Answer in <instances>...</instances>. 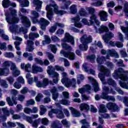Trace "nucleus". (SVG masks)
<instances>
[{"label":"nucleus","mask_w":128,"mask_h":128,"mask_svg":"<svg viewBox=\"0 0 128 128\" xmlns=\"http://www.w3.org/2000/svg\"><path fill=\"white\" fill-rule=\"evenodd\" d=\"M82 22L85 26H94L96 32L98 34L106 32V34L103 36L102 38L106 44H108L110 40H111L114 36V34L108 31V28L107 26L102 25L100 27V22L96 19V15H92L90 17V22L86 18H83Z\"/></svg>","instance_id":"f257e3e1"},{"label":"nucleus","mask_w":128,"mask_h":128,"mask_svg":"<svg viewBox=\"0 0 128 128\" xmlns=\"http://www.w3.org/2000/svg\"><path fill=\"white\" fill-rule=\"evenodd\" d=\"M62 48L66 50H68V52H64V50H62L60 52V54H63L65 58H69L70 60H74V56H76V55L74 54V53L70 52V50H72V47L66 44V42H70L71 44L74 46V37L70 36V34L66 33L65 34L64 38L62 40Z\"/></svg>","instance_id":"f03ea898"},{"label":"nucleus","mask_w":128,"mask_h":128,"mask_svg":"<svg viewBox=\"0 0 128 128\" xmlns=\"http://www.w3.org/2000/svg\"><path fill=\"white\" fill-rule=\"evenodd\" d=\"M9 10L10 14L8 12H5V16H6V21L9 24V28L11 32H14L18 30V26L14 24H18L20 22V18L16 17V10L10 8Z\"/></svg>","instance_id":"7ed1b4c3"},{"label":"nucleus","mask_w":128,"mask_h":128,"mask_svg":"<svg viewBox=\"0 0 128 128\" xmlns=\"http://www.w3.org/2000/svg\"><path fill=\"white\" fill-rule=\"evenodd\" d=\"M50 2L49 5L46 6V10L47 11L46 18L52 22V20L54 18V14H56L58 16H62L66 12L64 10H58V6L54 0H51Z\"/></svg>","instance_id":"20e7f679"},{"label":"nucleus","mask_w":128,"mask_h":128,"mask_svg":"<svg viewBox=\"0 0 128 128\" xmlns=\"http://www.w3.org/2000/svg\"><path fill=\"white\" fill-rule=\"evenodd\" d=\"M101 54L104 55L106 54V57H100V56H98L96 62L99 64H104V62H106V60L110 59V56H114V58H120V56H118V54L114 49H112L111 50H108L107 51L104 49H102L101 50Z\"/></svg>","instance_id":"39448f33"},{"label":"nucleus","mask_w":128,"mask_h":128,"mask_svg":"<svg viewBox=\"0 0 128 128\" xmlns=\"http://www.w3.org/2000/svg\"><path fill=\"white\" fill-rule=\"evenodd\" d=\"M58 72H64V68L62 66H55L54 68L52 66H50L48 67L47 73L49 74L51 78H54L53 79V82L54 84H58V78H60V74L54 72V70Z\"/></svg>","instance_id":"423d86ee"},{"label":"nucleus","mask_w":128,"mask_h":128,"mask_svg":"<svg viewBox=\"0 0 128 128\" xmlns=\"http://www.w3.org/2000/svg\"><path fill=\"white\" fill-rule=\"evenodd\" d=\"M26 78H27L29 84H32L34 82L38 88H46V86L48 84V82H50L48 79L46 78H44L42 82L38 81V78L37 76H34V78H32V75L30 73H28L26 74Z\"/></svg>","instance_id":"0eeeda50"},{"label":"nucleus","mask_w":128,"mask_h":128,"mask_svg":"<svg viewBox=\"0 0 128 128\" xmlns=\"http://www.w3.org/2000/svg\"><path fill=\"white\" fill-rule=\"evenodd\" d=\"M31 14L33 16L31 17L33 24H38V22L40 26L41 30H46V26L50 24V22L44 18H41L40 22H38V18L40 16V15L36 11H32Z\"/></svg>","instance_id":"6e6552de"},{"label":"nucleus","mask_w":128,"mask_h":128,"mask_svg":"<svg viewBox=\"0 0 128 128\" xmlns=\"http://www.w3.org/2000/svg\"><path fill=\"white\" fill-rule=\"evenodd\" d=\"M62 76V78L61 82L63 84L66 86V88H70L72 86V88H76V80L74 78L70 79L68 78V74L66 72H63L61 74Z\"/></svg>","instance_id":"1a4fd4ad"},{"label":"nucleus","mask_w":128,"mask_h":128,"mask_svg":"<svg viewBox=\"0 0 128 128\" xmlns=\"http://www.w3.org/2000/svg\"><path fill=\"white\" fill-rule=\"evenodd\" d=\"M40 38V34L38 33L30 32L29 34L28 38L29 40H28L27 41L28 45L26 48V50L27 52H32V50H34V43L33 40L34 38Z\"/></svg>","instance_id":"9d476101"},{"label":"nucleus","mask_w":128,"mask_h":128,"mask_svg":"<svg viewBox=\"0 0 128 128\" xmlns=\"http://www.w3.org/2000/svg\"><path fill=\"white\" fill-rule=\"evenodd\" d=\"M98 70H100V72L98 74V78H100L102 84H106V82L104 81V78L106 76H108L110 74V71L108 70L106 68L104 67L102 65L98 66Z\"/></svg>","instance_id":"9b49d317"},{"label":"nucleus","mask_w":128,"mask_h":128,"mask_svg":"<svg viewBox=\"0 0 128 128\" xmlns=\"http://www.w3.org/2000/svg\"><path fill=\"white\" fill-rule=\"evenodd\" d=\"M80 40L82 44L79 46V48H80V50H88V44L92 42V36H88L86 35H84Z\"/></svg>","instance_id":"f8f14e48"},{"label":"nucleus","mask_w":128,"mask_h":128,"mask_svg":"<svg viewBox=\"0 0 128 128\" xmlns=\"http://www.w3.org/2000/svg\"><path fill=\"white\" fill-rule=\"evenodd\" d=\"M3 66L9 68L10 66V70H12V74L14 76H18L20 74V71L16 68V64L12 61H5L3 63Z\"/></svg>","instance_id":"ddd939ff"},{"label":"nucleus","mask_w":128,"mask_h":128,"mask_svg":"<svg viewBox=\"0 0 128 128\" xmlns=\"http://www.w3.org/2000/svg\"><path fill=\"white\" fill-rule=\"evenodd\" d=\"M21 12H22V14H28V12L24 8H20L19 11V16L20 17L22 23V24L23 26H24L25 28H30V26H31L30 19H28L26 16L22 15Z\"/></svg>","instance_id":"4468645a"},{"label":"nucleus","mask_w":128,"mask_h":128,"mask_svg":"<svg viewBox=\"0 0 128 128\" xmlns=\"http://www.w3.org/2000/svg\"><path fill=\"white\" fill-rule=\"evenodd\" d=\"M102 90L104 92L102 93V98L103 100H106L110 101L112 100V102H114L116 99L114 97L112 96H108V94H116V92L114 91L112 88L110 90L108 87L104 86L102 88Z\"/></svg>","instance_id":"2eb2a0df"},{"label":"nucleus","mask_w":128,"mask_h":128,"mask_svg":"<svg viewBox=\"0 0 128 128\" xmlns=\"http://www.w3.org/2000/svg\"><path fill=\"white\" fill-rule=\"evenodd\" d=\"M56 106L57 108H59L60 110H56V109H52L50 112H48V116L50 118H52L54 116V114H56V116L58 118H64V112L62 110V106L60 103H56Z\"/></svg>","instance_id":"dca6fc26"},{"label":"nucleus","mask_w":128,"mask_h":128,"mask_svg":"<svg viewBox=\"0 0 128 128\" xmlns=\"http://www.w3.org/2000/svg\"><path fill=\"white\" fill-rule=\"evenodd\" d=\"M11 94H13L12 97V100L10 97H8L6 100L8 104L10 106H12L14 104H18V102H16V94H18V90L14 89H12L11 90Z\"/></svg>","instance_id":"f3484780"},{"label":"nucleus","mask_w":128,"mask_h":128,"mask_svg":"<svg viewBox=\"0 0 128 128\" xmlns=\"http://www.w3.org/2000/svg\"><path fill=\"white\" fill-rule=\"evenodd\" d=\"M21 114H22L24 120H26V122L32 124V128H38V124H40V118H38L34 120V121H32V118L30 116H26V114H24V113H22Z\"/></svg>","instance_id":"a211bd4d"},{"label":"nucleus","mask_w":128,"mask_h":128,"mask_svg":"<svg viewBox=\"0 0 128 128\" xmlns=\"http://www.w3.org/2000/svg\"><path fill=\"white\" fill-rule=\"evenodd\" d=\"M90 86L88 84H86L83 88H80L78 89V92L80 94H82V100H90V96L84 94V92H88L90 94Z\"/></svg>","instance_id":"6ab92c4d"},{"label":"nucleus","mask_w":128,"mask_h":128,"mask_svg":"<svg viewBox=\"0 0 128 128\" xmlns=\"http://www.w3.org/2000/svg\"><path fill=\"white\" fill-rule=\"evenodd\" d=\"M98 112L102 118H110V115L104 113L106 112V106L104 104H102L100 106Z\"/></svg>","instance_id":"aec40b11"},{"label":"nucleus","mask_w":128,"mask_h":128,"mask_svg":"<svg viewBox=\"0 0 128 128\" xmlns=\"http://www.w3.org/2000/svg\"><path fill=\"white\" fill-rule=\"evenodd\" d=\"M88 80L92 84L94 92H98L100 90V87H98V84L96 80L92 77H88Z\"/></svg>","instance_id":"412c9836"},{"label":"nucleus","mask_w":128,"mask_h":128,"mask_svg":"<svg viewBox=\"0 0 128 128\" xmlns=\"http://www.w3.org/2000/svg\"><path fill=\"white\" fill-rule=\"evenodd\" d=\"M80 18L78 16L72 18V22L74 23V26L78 28H82V24L80 22Z\"/></svg>","instance_id":"4be33fe9"},{"label":"nucleus","mask_w":128,"mask_h":128,"mask_svg":"<svg viewBox=\"0 0 128 128\" xmlns=\"http://www.w3.org/2000/svg\"><path fill=\"white\" fill-rule=\"evenodd\" d=\"M2 110L4 112V115L0 116V124L6 120V117L10 116V112L8 110V108H2Z\"/></svg>","instance_id":"5701e85b"},{"label":"nucleus","mask_w":128,"mask_h":128,"mask_svg":"<svg viewBox=\"0 0 128 128\" xmlns=\"http://www.w3.org/2000/svg\"><path fill=\"white\" fill-rule=\"evenodd\" d=\"M106 108L108 110H110L112 112H118L120 110V108H118V106L114 103H108Z\"/></svg>","instance_id":"b1692460"},{"label":"nucleus","mask_w":128,"mask_h":128,"mask_svg":"<svg viewBox=\"0 0 128 128\" xmlns=\"http://www.w3.org/2000/svg\"><path fill=\"white\" fill-rule=\"evenodd\" d=\"M18 82H16L14 84V86L15 88H17L18 90L20 88H22V85L20 84H24V80L22 76H20L18 78Z\"/></svg>","instance_id":"393cba45"},{"label":"nucleus","mask_w":128,"mask_h":128,"mask_svg":"<svg viewBox=\"0 0 128 128\" xmlns=\"http://www.w3.org/2000/svg\"><path fill=\"white\" fill-rule=\"evenodd\" d=\"M32 4L34 6H36V10L40 12V10H42V2L40 0H33Z\"/></svg>","instance_id":"a878e982"},{"label":"nucleus","mask_w":128,"mask_h":128,"mask_svg":"<svg viewBox=\"0 0 128 128\" xmlns=\"http://www.w3.org/2000/svg\"><path fill=\"white\" fill-rule=\"evenodd\" d=\"M98 15L102 22H106L108 20V12L104 10H100Z\"/></svg>","instance_id":"bb28decb"},{"label":"nucleus","mask_w":128,"mask_h":128,"mask_svg":"<svg viewBox=\"0 0 128 128\" xmlns=\"http://www.w3.org/2000/svg\"><path fill=\"white\" fill-rule=\"evenodd\" d=\"M2 6L4 8H7L10 6H13L14 8H16V3H12L10 2V0H4L2 1Z\"/></svg>","instance_id":"cd10ccee"},{"label":"nucleus","mask_w":128,"mask_h":128,"mask_svg":"<svg viewBox=\"0 0 128 128\" xmlns=\"http://www.w3.org/2000/svg\"><path fill=\"white\" fill-rule=\"evenodd\" d=\"M82 68L85 72H88L89 74H93V76H94L96 74V71L92 70V69H90V70H88V64L86 63H84L82 65Z\"/></svg>","instance_id":"c85d7f7f"},{"label":"nucleus","mask_w":128,"mask_h":128,"mask_svg":"<svg viewBox=\"0 0 128 128\" xmlns=\"http://www.w3.org/2000/svg\"><path fill=\"white\" fill-rule=\"evenodd\" d=\"M58 26L59 28H64V25L62 24L56 22L54 25V26H51V28H50V32H54L56 30V28H58Z\"/></svg>","instance_id":"c756f323"},{"label":"nucleus","mask_w":128,"mask_h":128,"mask_svg":"<svg viewBox=\"0 0 128 128\" xmlns=\"http://www.w3.org/2000/svg\"><path fill=\"white\" fill-rule=\"evenodd\" d=\"M69 110H70L71 114L74 118H78L79 116H80V112L76 108L72 107H69Z\"/></svg>","instance_id":"7c9ffc66"},{"label":"nucleus","mask_w":128,"mask_h":128,"mask_svg":"<svg viewBox=\"0 0 128 128\" xmlns=\"http://www.w3.org/2000/svg\"><path fill=\"white\" fill-rule=\"evenodd\" d=\"M20 67L22 70H24V68L26 72H30L32 70V64L29 63L26 64L25 66L24 63H22L21 64Z\"/></svg>","instance_id":"2f4dec72"},{"label":"nucleus","mask_w":128,"mask_h":128,"mask_svg":"<svg viewBox=\"0 0 128 128\" xmlns=\"http://www.w3.org/2000/svg\"><path fill=\"white\" fill-rule=\"evenodd\" d=\"M42 72V68L36 66V64L32 65L31 71L32 74H38V72Z\"/></svg>","instance_id":"473e14b6"},{"label":"nucleus","mask_w":128,"mask_h":128,"mask_svg":"<svg viewBox=\"0 0 128 128\" xmlns=\"http://www.w3.org/2000/svg\"><path fill=\"white\" fill-rule=\"evenodd\" d=\"M50 92L52 94V98L54 100H56L58 96V90L56 87H53L50 90Z\"/></svg>","instance_id":"72a5a7b5"},{"label":"nucleus","mask_w":128,"mask_h":128,"mask_svg":"<svg viewBox=\"0 0 128 128\" xmlns=\"http://www.w3.org/2000/svg\"><path fill=\"white\" fill-rule=\"evenodd\" d=\"M96 46H98V48H102V42L98 41L96 45H93L92 46L90 47V50L93 52H96Z\"/></svg>","instance_id":"f704fd0d"},{"label":"nucleus","mask_w":128,"mask_h":128,"mask_svg":"<svg viewBox=\"0 0 128 128\" xmlns=\"http://www.w3.org/2000/svg\"><path fill=\"white\" fill-rule=\"evenodd\" d=\"M125 24L128 27H124V26H121L120 28H121L122 32H124V34H125L126 38L127 40H128V21L125 22Z\"/></svg>","instance_id":"c9c22d12"},{"label":"nucleus","mask_w":128,"mask_h":128,"mask_svg":"<svg viewBox=\"0 0 128 128\" xmlns=\"http://www.w3.org/2000/svg\"><path fill=\"white\" fill-rule=\"evenodd\" d=\"M18 2H19L20 4V6L21 8H26L30 6V2H28V0H16Z\"/></svg>","instance_id":"e433bc0d"},{"label":"nucleus","mask_w":128,"mask_h":128,"mask_svg":"<svg viewBox=\"0 0 128 128\" xmlns=\"http://www.w3.org/2000/svg\"><path fill=\"white\" fill-rule=\"evenodd\" d=\"M10 74V69L8 68H0V76H6Z\"/></svg>","instance_id":"4c0bfd02"},{"label":"nucleus","mask_w":128,"mask_h":128,"mask_svg":"<svg viewBox=\"0 0 128 128\" xmlns=\"http://www.w3.org/2000/svg\"><path fill=\"white\" fill-rule=\"evenodd\" d=\"M109 44L112 46H116L117 48H122L124 46V44L120 42H116L114 43V42H112V41H110L109 42Z\"/></svg>","instance_id":"58836bf2"},{"label":"nucleus","mask_w":128,"mask_h":128,"mask_svg":"<svg viewBox=\"0 0 128 128\" xmlns=\"http://www.w3.org/2000/svg\"><path fill=\"white\" fill-rule=\"evenodd\" d=\"M62 125L60 121L56 120L52 123V128H62Z\"/></svg>","instance_id":"ea45409f"},{"label":"nucleus","mask_w":128,"mask_h":128,"mask_svg":"<svg viewBox=\"0 0 128 128\" xmlns=\"http://www.w3.org/2000/svg\"><path fill=\"white\" fill-rule=\"evenodd\" d=\"M0 84L2 88H8V84H6V82L4 80H1L0 79ZM2 90L0 89V98H2Z\"/></svg>","instance_id":"a19ab883"},{"label":"nucleus","mask_w":128,"mask_h":128,"mask_svg":"<svg viewBox=\"0 0 128 128\" xmlns=\"http://www.w3.org/2000/svg\"><path fill=\"white\" fill-rule=\"evenodd\" d=\"M78 16H88V12L86 11L84 8H80L78 12Z\"/></svg>","instance_id":"79ce46f5"},{"label":"nucleus","mask_w":128,"mask_h":128,"mask_svg":"<svg viewBox=\"0 0 128 128\" xmlns=\"http://www.w3.org/2000/svg\"><path fill=\"white\" fill-rule=\"evenodd\" d=\"M14 44H15V48H16L17 50V52L16 54L18 55L19 56H22V52H20V42L18 41H16L14 42Z\"/></svg>","instance_id":"37998d69"},{"label":"nucleus","mask_w":128,"mask_h":128,"mask_svg":"<svg viewBox=\"0 0 128 128\" xmlns=\"http://www.w3.org/2000/svg\"><path fill=\"white\" fill-rule=\"evenodd\" d=\"M44 38L45 40H43L42 42V44L43 46L50 44V42H52V40H50V38L48 36L45 35L44 36Z\"/></svg>","instance_id":"c03bdc74"},{"label":"nucleus","mask_w":128,"mask_h":128,"mask_svg":"<svg viewBox=\"0 0 128 128\" xmlns=\"http://www.w3.org/2000/svg\"><path fill=\"white\" fill-rule=\"evenodd\" d=\"M80 110H86L88 111L90 110V106L86 104L82 103L80 105Z\"/></svg>","instance_id":"a18cd8bd"},{"label":"nucleus","mask_w":128,"mask_h":128,"mask_svg":"<svg viewBox=\"0 0 128 128\" xmlns=\"http://www.w3.org/2000/svg\"><path fill=\"white\" fill-rule=\"evenodd\" d=\"M45 54H46L50 62H55L56 60H54V55H52V54L46 52H45Z\"/></svg>","instance_id":"49530a36"},{"label":"nucleus","mask_w":128,"mask_h":128,"mask_svg":"<svg viewBox=\"0 0 128 128\" xmlns=\"http://www.w3.org/2000/svg\"><path fill=\"white\" fill-rule=\"evenodd\" d=\"M80 122L82 124V128H90V124L87 122L85 119L80 120Z\"/></svg>","instance_id":"de8ad7c7"},{"label":"nucleus","mask_w":128,"mask_h":128,"mask_svg":"<svg viewBox=\"0 0 128 128\" xmlns=\"http://www.w3.org/2000/svg\"><path fill=\"white\" fill-rule=\"evenodd\" d=\"M46 106H44V105L40 106V116H44L46 112Z\"/></svg>","instance_id":"09e8293b"},{"label":"nucleus","mask_w":128,"mask_h":128,"mask_svg":"<svg viewBox=\"0 0 128 128\" xmlns=\"http://www.w3.org/2000/svg\"><path fill=\"white\" fill-rule=\"evenodd\" d=\"M70 4H72V2L68 1L64 4L60 8L62 10H68Z\"/></svg>","instance_id":"8fccbe9b"},{"label":"nucleus","mask_w":128,"mask_h":128,"mask_svg":"<svg viewBox=\"0 0 128 128\" xmlns=\"http://www.w3.org/2000/svg\"><path fill=\"white\" fill-rule=\"evenodd\" d=\"M86 10L88 12V14H92V16H94V12H96V10L94 9L92 7H86Z\"/></svg>","instance_id":"3c124183"},{"label":"nucleus","mask_w":128,"mask_h":128,"mask_svg":"<svg viewBox=\"0 0 128 128\" xmlns=\"http://www.w3.org/2000/svg\"><path fill=\"white\" fill-rule=\"evenodd\" d=\"M70 12L71 14H74L78 12V9H76V5L73 4L70 7Z\"/></svg>","instance_id":"603ef678"},{"label":"nucleus","mask_w":128,"mask_h":128,"mask_svg":"<svg viewBox=\"0 0 128 128\" xmlns=\"http://www.w3.org/2000/svg\"><path fill=\"white\" fill-rule=\"evenodd\" d=\"M23 56H24V58H28V60L32 61L34 60V58H32V56L30 53H28V52L24 53Z\"/></svg>","instance_id":"864d4df0"},{"label":"nucleus","mask_w":128,"mask_h":128,"mask_svg":"<svg viewBox=\"0 0 128 128\" xmlns=\"http://www.w3.org/2000/svg\"><path fill=\"white\" fill-rule=\"evenodd\" d=\"M0 36H2L5 40H8V36L4 34V30H0Z\"/></svg>","instance_id":"5fc2aeb1"},{"label":"nucleus","mask_w":128,"mask_h":128,"mask_svg":"<svg viewBox=\"0 0 128 128\" xmlns=\"http://www.w3.org/2000/svg\"><path fill=\"white\" fill-rule=\"evenodd\" d=\"M114 62H117L116 64L117 66H122L123 68H124L126 66V65H124V61H122V60H120L118 62L116 59L114 60Z\"/></svg>","instance_id":"6e6d98bb"},{"label":"nucleus","mask_w":128,"mask_h":128,"mask_svg":"<svg viewBox=\"0 0 128 128\" xmlns=\"http://www.w3.org/2000/svg\"><path fill=\"white\" fill-rule=\"evenodd\" d=\"M108 84L110 86H112L114 88H116V83L112 78H109L108 80Z\"/></svg>","instance_id":"4d7b16f0"},{"label":"nucleus","mask_w":128,"mask_h":128,"mask_svg":"<svg viewBox=\"0 0 128 128\" xmlns=\"http://www.w3.org/2000/svg\"><path fill=\"white\" fill-rule=\"evenodd\" d=\"M97 1L96 2H93L92 4V6H102V0H94Z\"/></svg>","instance_id":"13d9d810"},{"label":"nucleus","mask_w":128,"mask_h":128,"mask_svg":"<svg viewBox=\"0 0 128 128\" xmlns=\"http://www.w3.org/2000/svg\"><path fill=\"white\" fill-rule=\"evenodd\" d=\"M61 122L62 124H63V126H66V128H70V122L68 121L66 119L62 120Z\"/></svg>","instance_id":"bf43d9fd"},{"label":"nucleus","mask_w":128,"mask_h":128,"mask_svg":"<svg viewBox=\"0 0 128 128\" xmlns=\"http://www.w3.org/2000/svg\"><path fill=\"white\" fill-rule=\"evenodd\" d=\"M60 103L64 106H70V102L67 99H64L60 101Z\"/></svg>","instance_id":"052dcab7"},{"label":"nucleus","mask_w":128,"mask_h":128,"mask_svg":"<svg viewBox=\"0 0 128 128\" xmlns=\"http://www.w3.org/2000/svg\"><path fill=\"white\" fill-rule=\"evenodd\" d=\"M87 60H90L91 62H94V60H96V55L92 54L91 56H88L86 57Z\"/></svg>","instance_id":"680f3d73"},{"label":"nucleus","mask_w":128,"mask_h":128,"mask_svg":"<svg viewBox=\"0 0 128 128\" xmlns=\"http://www.w3.org/2000/svg\"><path fill=\"white\" fill-rule=\"evenodd\" d=\"M4 56L5 58H14V54L10 52H5L4 53Z\"/></svg>","instance_id":"e2e57ef3"},{"label":"nucleus","mask_w":128,"mask_h":128,"mask_svg":"<svg viewBox=\"0 0 128 128\" xmlns=\"http://www.w3.org/2000/svg\"><path fill=\"white\" fill-rule=\"evenodd\" d=\"M124 11L125 12V14L126 16H128V2H125L124 4Z\"/></svg>","instance_id":"0e129e2a"},{"label":"nucleus","mask_w":128,"mask_h":128,"mask_svg":"<svg viewBox=\"0 0 128 128\" xmlns=\"http://www.w3.org/2000/svg\"><path fill=\"white\" fill-rule=\"evenodd\" d=\"M77 78H78L77 84H80V82L84 80V76L82 74H79Z\"/></svg>","instance_id":"69168bd1"},{"label":"nucleus","mask_w":128,"mask_h":128,"mask_svg":"<svg viewBox=\"0 0 128 128\" xmlns=\"http://www.w3.org/2000/svg\"><path fill=\"white\" fill-rule=\"evenodd\" d=\"M48 48H50L53 54H56V46L50 44L48 46Z\"/></svg>","instance_id":"338daca9"},{"label":"nucleus","mask_w":128,"mask_h":128,"mask_svg":"<svg viewBox=\"0 0 128 128\" xmlns=\"http://www.w3.org/2000/svg\"><path fill=\"white\" fill-rule=\"evenodd\" d=\"M120 52L122 58H128V54L126 50H120Z\"/></svg>","instance_id":"774afa93"}]
</instances>
